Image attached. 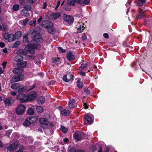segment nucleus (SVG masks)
I'll return each mask as SVG.
<instances>
[{
    "instance_id": "obj_15",
    "label": "nucleus",
    "mask_w": 152,
    "mask_h": 152,
    "mask_svg": "<svg viewBox=\"0 0 152 152\" xmlns=\"http://www.w3.org/2000/svg\"><path fill=\"white\" fill-rule=\"evenodd\" d=\"M53 23L50 20H44L42 22V25L43 27L46 28L47 26L52 25Z\"/></svg>"
},
{
    "instance_id": "obj_22",
    "label": "nucleus",
    "mask_w": 152,
    "mask_h": 152,
    "mask_svg": "<svg viewBox=\"0 0 152 152\" xmlns=\"http://www.w3.org/2000/svg\"><path fill=\"white\" fill-rule=\"evenodd\" d=\"M21 85L19 83H15L12 84L11 88L13 89L18 90L20 87Z\"/></svg>"
},
{
    "instance_id": "obj_62",
    "label": "nucleus",
    "mask_w": 152,
    "mask_h": 152,
    "mask_svg": "<svg viewBox=\"0 0 152 152\" xmlns=\"http://www.w3.org/2000/svg\"><path fill=\"white\" fill-rule=\"evenodd\" d=\"M87 38V37L85 35L83 36L82 37V39L83 40H86Z\"/></svg>"
},
{
    "instance_id": "obj_64",
    "label": "nucleus",
    "mask_w": 152,
    "mask_h": 152,
    "mask_svg": "<svg viewBox=\"0 0 152 152\" xmlns=\"http://www.w3.org/2000/svg\"><path fill=\"white\" fill-rule=\"evenodd\" d=\"M80 73L82 76H84L85 75V73L83 72H80Z\"/></svg>"
},
{
    "instance_id": "obj_5",
    "label": "nucleus",
    "mask_w": 152,
    "mask_h": 152,
    "mask_svg": "<svg viewBox=\"0 0 152 152\" xmlns=\"http://www.w3.org/2000/svg\"><path fill=\"white\" fill-rule=\"evenodd\" d=\"M3 35L4 39L7 40L9 42H12L15 40V35L13 34L3 33Z\"/></svg>"
},
{
    "instance_id": "obj_27",
    "label": "nucleus",
    "mask_w": 152,
    "mask_h": 152,
    "mask_svg": "<svg viewBox=\"0 0 152 152\" xmlns=\"http://www.w3.org/2000/svg\"><path fill=\"white\" fill-rule=\"evenodd\" d=\"M21 32L20 31H18L16 32L15 36V39H19L21 37Z\"/></svg>"
},
{
    "instance_id": "obj_57",
    "label": "nucleus",
    "mask_w": 152,
    "mask_h": 152,
    "mask_svg": "<svg viewBox=\"0 0 152 152\" xmlns=\"http://www.w3.org/2000/svg\"><path fill=\"white\" fill-rule=\"evenodd\" d=\"M10 94L14 96H16V93L15 92H13L12 91H11L10 92Z\"/></svg>"
},
{
    "instance_id": "obj_28",
    "label": "nucleus",
    "mask_w": 152,
    "mask_h": 152,
    "mask_svg": "<svg viewBox=\"0 0 152 152\" xmlns=\"http://www.w3.org/2000/svg\"><path fill=\"white\" fill-rule=\"evenodd\" d=\"M76 0H67V4L71 6H74L75 5Z\"/></svg>"
},
{
    "instance_id": "obj_31",
    "label": "nucleus",
    "mask_w": 152,
    "mask_h": 152,
    "mask_svg": "<svg viewBox=\"0 0 152 152\" xmlns=\"http://www.w3.org/2000/svg\"><path fill=\"white\" fill-rule=\"evenodd\" d=\"M69 111L68 110L64 109L61 111V114L64 116H67L69 115Z\"/></svg>"
},
{
    "instance_id": "obj_20",
    "label": "nucleus",
    "mask_w": 152,
    "mask_h": 152,
    "mask_svg": "<svg viewBox=\"0 0 152 152\" xmlns=\"http://www.w3.org/2000/svg\"><path fill=\"white\" fill-rule=\"evenodd\" d=\"M28 119L29 120V121L31 123H33L36 122L37 121V118L36 116H31L28 117Z\"/></svg>"
},
{
    "instance_id": "obj_51",
    "label": "nucleus",
    "mask_w": 152,
    "mask_h": 152,
    "mask_svg": "<svg viewBox=\"0 0 152 152\" xmlns=\"http://www.w3.org/2000/svg\"><path fill=\"white\" fill-rule=\"evenodd\" d=\"M27 0H20L19 2L20 4H24V2H26Z\"/></svg>"
},
{
    "instance_id": "obj_9",
    "label": "nucleus",
    "mask_w": 152,
    "mask_h": 152,
    "mask_svg": "<svg viewBox=\"0 0 152 152\" xmlns=\"http://www.w3.org/2000/svg\"><path fill=\"white\" fill-rule=\"evenodd\" d=\"M37 95L35 92L32 91L29 93L27 95L28 101H31L34 100Z\"/></svg>"
},
{
    "instance_id": "obj_32",
    "label": "nucleus",
    "mask_w": 152,
    "mask_h": 152,
    "mask_svg": "<svg viewBox=\"0 0 152 152\" xmlns=\"http://www.w3.org/2000/svg\"><path fill=\"white\" fill-rule=\"evenodd\" d=\"M21 5H22L24 9L26 10H30L31 9V6L30 5L27 4L26 3V2H24V4H20Z\"/></svg>"
},
{
    "instance_id": "obj_7",
    "label": "nucleus",
    "mask_w": 152,
    "mask_h": 152,
    "mask_svg": "<svg viewBox=\"0 0 152 152\" xmlns=\"http://www.w3.org/2000/svg\"><path fill=\"white\" fill-rule=\"evenodd\" d=\"M64 19L67 24L68 25H71L74 22L73 17L70 15H64Z\"/></svg>"
},
{
    "instance_id": "obj_16",
    "label": "nucleus",
    "mask_w": 152,
    "mask_h": 152,
    "mask_svg": "<svg viewBox=\"0 0 152 152\" xmlns=\"http://www.w3.org/2000/svg\"><path fill=\"white\" fill-rule=\"evenodd\" d=\"M23 56L20 54H17L13 58L14 61L16 62L20 61H23Z\"/></svg>"
},
{
    "instance_id": "obj_43",
    "label": "nucleus",
    "mask_w": 152,
    "mask_h": 152,
    "mask_svg": "<svg viewBox=\"0 0 152 152\" xmlns=\"http://www.w3.org/2000/svg\"><path fill=\"white\" fill-rule=\"evenodd\" d=\"M3 28L4 32H6L8 30V27L5 25H3Z\"/></svg>"
},
{
    "instance_id": "obj_63",
    "label": "nucleus",
    "mask_w": 152,
    "mask_h": 152,
    "mask_svg": "<svg viewBox=\"0 0 152 152\" xmlns=\"http://www.w3.org/2000/svg\"><path fill=\"white\" fill-rule=\"evenodd\" d=\"M6 64H7V62H4L3 63L2 66H3V67L4 68L5 67Z\"/></svg>"
},
{
    "instance_id": "obj_59",
    "label": "nucleus",
    "mask_w": 152,
    "mask_h": 152,
    "mask_svg": "<svg viewBox=\"0 0 152 152\" xmlns=\"http://www.w3.org/2000/svg\"><path fill=\"white\" fill-rule=\"evenodd\" d=\"M103 36L105 38H108V35L107 33H105L103 34Z\"/></svg>"
},
{
    "instance_id": "obj_21",
    "label": "nucleus",
    "mask_w": 152,
    "mask_h": 152,
    "mask_svg": "<svg viewBox=\"0 0 152 152\" xmlns=\"http://www.w3.org/2000/svg\"><path fill=\"white\" fill-rule=\"evenodd\" d=\"M61 16L60 13L57 12L52 14L51 15V18L53 20H56L60 17Z\"/></svg>"
},
{
    "instance_id": "obj_41",
    "label": "nucleus",
    "mask_w": 152,
    "mask_h": 152,
    "mask_svg": "<svg viewBox=\"0 0 152 152\" xmlns=\"http://www.w3.org/2000/svg\"><path fill=\"white\" fill-rule=\"evenodd\" d=\"M54 123L53 122H50L49 123H48V127L46 129L53 128L54 127Z\"/></svg>"
},
{
    "instance_id": "obj_2",
    "label": "nucleus",
    "mask_w": 152,
    "mask_h": 152,
    "mask_svg": "<svg viewBox=\"0 0 152 152\" xmlns=\"http://www.w3.org/2000/svg\"><path fill=\"white\" fill-rule=\"evenodd\" d=\"M40 47V45L39 44L34 42L28 45L26 47L25 49H20L19 50V52L20 54L25 55L27 54L28 53L34 54L35 53L34 49H39Z\"/></svg>"
},
{
    "instance_id": "obj_30",
    "label": "nucleus",
    "mask_w": 152,
    "mask_h": 152,
    "mask_svg": "<svg viewBox=\"0 0 152 152\" xmlns=\"http://www.w3.org/2000/svg\"><path fill=\"white\" fill-rule=\"evenodd\" d=\"M53 62L56 64H58L61 63V59L58 58H52Z\"/></svg>"
},
{
    "instance_id": "obj_52",
    "label": "nucleus",
    "mask_w": 152,
    "mask_h": 152,
    "mask_svg": "<svg viewBox=\"0 0 152 152\" xmlns=\"http://www.w3.org/2000/svg\"><path fill=\"white\" fill-rule=\"evenodd\" d=\"M64 9L66 11H70L71 10V8L67 6H66L64 7Z\"/></svg>"
},
{
    "instance_id": "obj_10",
    "label": "nucleus",
    "mask_w": 152,
    "mask_h": 152,
    "mask_svg": "<svg viewBox=\"0 0 152 152\" xmlns=\"http://www.w3.org/2000/svg\"><path fill=\"white\" fill-rule=\"evenodd\" d=\"M84 136L83 133L79 132L75 133L74 135V137L76 140L80 141L83 138Z\"/></svg>"
},
{
    "instance_id": "obj_45",
    "label": "nucleus",
    "mask_w": 152,
    "mask_h": 152,
    "mask_svg": "<svg viewBox=\"0 0 152 152\" xmlns=\"http://www.w3.org/2000/svg\"><path fill=\"white\" fill-rule=\"evenodd\" d=\"M90 2L89 0H83V5L88 4Z\"/></svg>"
},
{
    "instance_id": "obj_50",
    "label": "nucleus",
    "mask_w": 152,
    "mask_h": 152,
    "mask_svg": "<svg viewBox=\"0 0 152 152\" xmlns=\"http://www.w3.org/2000/svg\"><path fill=\"white\" fill-rule=\"evenodd\" d=\"M28 21V19L27 18H26L25 20H23V24L24 25L26 24Z\"/></svg>"
},
{
    "instance_id": "obj_3",
    "label": "nucleus",
    "mask_w": 152,
    "mask_h": 152,
    "mask_svg": "<svg viewBox=\"0 0 152 152\" xmlns=\"http://www.w3.org/2000/svg\"><path fill=\"white\" fill-rule=\"evenodd\" d=\"M25 106L23 104H20L16 107L15 112L18 115H22L25 112Z\"/></svg>"
},
{
    "instance_id": "obj_6",
    "label": "nucleus",
    "mask_w": 152,
    "mask_h": 152,
    "mask_svg": "<svg viewBox=\"0 0 152 152\" xmlns=\"http://www.w3.org/2000/svg\"><path fill=\"white\" fill-rule=\"evenodd\" d=\"M24 76L22 74H19V75L13 77L10 80V83H12L22 80L24 79Z\"/></svg>"
},
{
    "instance_id": "obj_13",
    "label": "nucleus",
    "mask_w": 152,
    "mask_h": 152,
    "mask_svg": "<svg viewBox=\"0 0 152 152\" xmlns=\"http://www.w3.org/2000/svg\"><path fill=\"white\" fill-rule=\"evenodd\" d=\"M73 75H64L63 77V80L66 82H70L72 80L73 78Z\"/></svg>"
},
{
    "instance_id": "obj_1",
    "label": "nucleus",
    "mask_w": 152,
    "mask_h": 152,
    "mask_svg": "<svg viewBox=\"0 0 152 152\" xmlns=\"http://www.w3.org/2000/svg\"><path fill=\"white\" fill-rule=\"evenodd\" d=\"M30 34L31 37L33 39L32 42H36L37 43H41L43 42V39L40 37V35L38 31L32 30H30L28 33L26 34H24L23 37V41L24 42L27 43L28 40V35Z\"/></svg>"
},
{
    "instance_id": "obj_54",
    "label": "nucleus",
    "mask_w": 152,
    "mask_h": 152,
    "mask_svg": "<svg viewBox=\"0 0 152 152\" xmlns=\"http://www.w3.org/2000/svg\"><path fill=\"white\" fill-rule=\"evenodd\" d=\"M84 91L88 94H89V91L87 88H85Z\"/></svg>"
},
{
    "instance_id": "obj_33",
    "label": "nucleus",
    "mask_w": 152,
    "mask_h": 152,
    "mask_svg": "<svg viewBox=\"0 0 152 152\" xmlns=\"http://www.w3.org/2000/svg\"><path fill=\"white\" fill-rule=\"evenodd\" d=\"M77 86L79 88H81L83 86V83L80 81V79H78L77 81Z\"/></svg>"
},
{
    "instance_id": "obj_19",
    "label": "nucleus",
    "mask_w": 152,
    "mask_h": 152,
    "mask_svg": "<svg viewBox=\"0 0 152 152\" xmlns=\"http://www.w3.org/2000/svg\"><path fill=\"white\" fill-rule=\"evenodd\" d=\"M53 26V24L52 25L47 26L46 27V28L48 29L50 33L54 34L55 33V30Z\"/></svg>"
},
{
    "instance_id": "obj_46",
    "label": "nucleus",
    "mask_w": 152,
    "mask_h": 152,
    "mask_svg": "<svg viewBox=\"0 0 152 152\" xmlns=\"http://www.w3.org/2000/svg\"><path fill=\"white\" fill-rule=\"evenodd\" d=\"M61 130L64 133H66L67 131V129L64 126H62L61 128Z\"/></svg>"
},
{
    "instance_id": "obj_44",
    "label": "nucleus",
    "mask_w": 152,
    "mask_h": 152,
    "mask_svg": "<svg viewBox=\"0 0 152 152\" xmlns=\"http://www.w3.org/2000/svg\"><path fill=\"white\" fill-rule=\"evenodd\" d=\"M20 42L18 41H17L14 43L13 46L14 48L20 45Z\"/></svg>"
},
{
    "instance_id": "obj_8",
    "label": "nucleus",
    "mask_w": 152,
    "mask_h": 152,
    "mask_svg": "<svg viewBox=\"0 0 152 152\" xmlns=\"http://www.w3.org/2000/svg\"><path fill=\"white\" fill-rule=\"evenodd\" d=\"M17 98L21 103L28 102L27 95L20 94L17 96Z\"/></svg>"
},
{
    "instance_id": "obj_55",
    "label": "nucleus",
    "mask_w": 152,
    "mask_h": 152,
    "mask_svg": "<svg viewBox=\"0 0 152 152\" xmlns=\"http://www.w3.org/2000/svg\"><path fill=\"white\" fill-rule=\"evenodd\" d=\"M47 6V3L46 2H44L43 3V5L42 7V8L43 9H46Z\"/></svg>"
},
{
    "instance_id": "obj_26",
    "label": "nucleus",
    "mask_w": 152,
    "mask_h": 152,
    "mask_svg": "<svg viewBox=\"0 0 152 152\" xmlns=\"http://www.w3.org/2000/svg\"><path fill=\"white\" fill-rule=\"evenodd\" d=\"M33 108L34 109H36L37 111L39 113H41L43 111V108L42 107L40 106H34L33 107Z\"/></svg>"
},
{
    "instance_id": "obj_11",
    "label": "nucleus",
    "mask_w": 152,
    "mask_h": 152,
    "mask_svg": "<svg viewBox=\"0 0 152 152\" xmlns=\"http://www.w3.org/2000/svg\"><path fill=\"white\" fill-rule=\"evenodd\" d=\"M77 26V32L78 33H81L85 28V26L84 24L82 22H78Z\"/></svg>"
},
{
    "instance_id": "obj_58",
    "label": "nucleus",
    "mask_w": 152,
    "mask_h": 152,
    "mask_svg": "<svg viewBox=\"0 0 152 152\" xmlns=\"http://www.w3.org/2000/svg\"><path fill=\"white\" fill-rule=\"evenodd\" d=\"M42 19V16H41L37 20V22L39 23H40V22L41 21Z\"/></svg>"
},
{
    "instance_id": "obj_12",
    "label": "nucleus",
    "mask_w": 152,
    "mask_h": 152,
    "mask_svg": "<svg viewBox=\"0 0 152 152\" xmlns=\"http://www.w3.org/2000/svg\"><path fill=\"white\" fill-rule=\"evenodd\" d=\"M39 121L42 124V127L45 129H46L48 127V121L45 118H41L39 119Z\"/></svg>"
},
{
    "instance_id": "obj_42",
    "label": "nucleus",
    "mask_w": 152,
    "mask_h": 152,
    "mask_svg": "<svg viewBox=\"0 0 152 152\" xmlns=\"http://www.w3.org/2000/svg\"><path fill=\"white\" fill-rule=\"evenodd\" d=\"M27 62L26 61H23L20 63V66L21 67L24 68L26 66Z\"/></svg>"
},
{
    "instance_id": "obj_53",
    "label": "nucleus",
    "mask_w": 152,
    "mask_h": 152,
    "mask_svg": "<svg viewBox=\"0 0 152 152\" xmlns=\"http://www.w3.org/2000/svg\"><path fill=\"white\" fill-rule=\"evenodd\" d=\"M70 152H76V150L75 148H72L70 150Z\"/></svg>"
},
{
    "instance_id": "obj_60",
    "label": "nucleus",
    "mask_w": 152,
    "mask_h": 152,
    "mask_svg": "<svg viewBox=\"0 0 152 152\" xmlns=\"http://www.w3.org/2000/svg\"><path fill=\"white\" fill-rule=\"evenodd\" d=\"M3 52L4 53H7L8 52L6 48H5L3 49Z\"/></svg>"
},
{
    "instance_id": "obj_47",
    "label": "nucleus",
    "mask_w": 152,
    "mask_h": 152,
    "mask_svg": "<svg viewBox=\"0 0 152 152\" xmlns=\"http://www.w3.org/2000/svg\"><path fill=\"white\" fill-rule=\"evenodd\" d=\"M36 21L35 20L32 21L31 20L30 21L29 23V25H32L33 24H34V26L35 27V23H36Z\"/></svg>"
},
{
    "instance_id": "obj_18",
    "label": "nucleus",
    "mask_w": 152,
    "mask_h": 152,
    "mask_svg": "<svg viewBox=\"0 0 152 152\" xmlns=\"http://www.w3.org/2000/svg\"><path fill=\"white\" fill-rule=\"evenodd\" d=\"M23 71V69L16 68L13 69V72L14 73L19 75V74H21Z\"/></svg>"
},
{
    "instance_id": "obj_38",
    "label": "nucleus",
    "mask_w": 152,
    "mask_h": 152,
    "mask_svg": "<svg viewBox=\"0 0 152 152\" xmlns=\"http://www.w3.org/2000/svg\"><path fill=\"white\" fill-rule=\"evenodd\" d=\"M144 16V12L141 10H140L139 12V13L138 16V18H142Z\"/></svg>"
},
{
    "instance_id": "obj_48",
    "label": "nucleus",
    "mask_w": 152,
    "mask_h": 152,
    "mask_svg": "<svg viewBox=\"0 0 152 152\" xmlns=\"http://www.w3.org/2000/svg\"><path fill=\"white\" fill-rule=\"evenodd\" d=\"M59 51L62 53H64L65 52V50L63 49V48L61 47H58V48Z\"/></svg>"
},
{
    "instance_id": "obj_34",
    "label": "nucleus",
    "mask_w": 152,
    "mask_h": 152,
    "mask_svg": "<svg viewBox=\"0 0 152 152\" xmlns=\"http://www.w3.org/2000/svg\"><path fill=\"white\" fill-rule=\"evenodd\" d=\"M27 113L28 115H31L34 114V111L32 108H29L28 109Z\"/></svg>"
},
{
    "instance_id": "obj_40",
    "label": "nucleus",
    "mask_w": 152,
    "mask_h": 152,
    "mask_svg": "<svg viewBox=\"0 0 152 152\" xmlns=\"http://www.w3.org/2000/svg\"><path fill=\"white\" fill-rule=\"evenodd\" d=\"M145 0H139L137 2V5L139 6H141L142 4L145 3Z\"/></svg>"
},
{
    "instance_id": "obj_24",
    "label": "nucleus",
    "mask_w": 152,
    "mask_h": 152,
    "mask_svg": "<svg viewBox=\"0 0 152 152\" xmlns=\"http://www.w3.org/2000/svg\"><path fill=\"white\" fill-rule=\"evenodd\" d=\"M75 102V100L74 99H72L69 101L68 103V105L70 108H73L75 107V105L73 104Z\"/></svg>"
},
{
    "instance_id": "obj_61",
    "label": "nucleus",
    "mask_w": 152,
    "mask_h": 152,
    "mask_svg": "<svg viewBox=\"0 0 152 152\" xmlns=\"http://www.w3.org/2000/svg\"><path fill=\"white\" fill-rule=\"evenodd\" d=\"M83 106H84V108L86 109H87L88 108V106L87 104L85 103H83Z\"/></svg>"
},
{
    "instance_id": "obj_39",
    "label": "nucleus",
    "mask_w": 152,
    "mask_h": 152,
    "mask_svg": "<svg viewBox=\"0 0 152 152\" xmlns=\"http://www.w3.org/2000/svg\"><path fill=\"white\" fill-rule=\"evenodd\" d=\"M29 120L28 119L26 120L23 123V125L25 126H29L31 123L29 121Z\"/></svg>"
},
{
    "instance_id": "obj_29",
    "label": "nucleus",
    "mask_w": 152,
    "mask_h": 152,
    "mask_svg": "<svg viewBox=\"0 0 152 152\" xmlns=\"http://www.w3.org/2000/svg\"><path fill=\"white\" fill-rule=\"evenodd\" d=\"M85 120L89 123H91L92 122L91 117L90 115H86L85 116Z\"/></svg>"
},
{
    "instance_id": "obj_14",
    "label": "nucleus",
    "mask_w": 152,
    "mask_h": 152,
    "mask_svg": "<svg viewBox=\"0 0 152 152\" xmlns=\"http://www.w3.org/2000/svg\"><path fill=\"white\" fill-rule=\"evenodd\" d=\"M4 102L6 106H9L14 103V100L11 98H8L5 99Z\"/></svg>"
},
{
    "instance_id": "obj_23",
    "label": "nucleus",
    "mask_w": 152,
    "mask_h": 152,
    "mask_svg": "<svg viewBox=\"0 0 152 152\" xmlns=\"http://www.w3.org/2000/svg\"><path fill=\"white\" fill-rule=\"evenodd\" d=\"M45 101V99L44 96H40L38 99L37 102L39 104H43Z\"/></svg>"
},
{
    "instance_id": "obj_56",
    "label": "nucleus",
    "mask_w": 152,
    "mask_h": 152,
    "mask_svg": "<svg viewBox=\"0 0 152 152\" xmlns=\"http://www.w3.org/2000/svg\"><path fill=\"white\" fill-rule=\"evenodd\" d=\"M5 45L4 43L3 42H1L0 43V46L1 48H3Z\"/></svg>"
},
{
    "instance_id": "obj_4",
    "label": "nucleus",
    "mask_w": 152,
    "mask_h": 152,
    "mask_svg": "<svg viewBox=\"0 0 152 152\" xmlns=\"http://www.w3.org/2000/svg\"><path fill=\"white\" fill-rule=\"evenodd\" d=\"M9 151H11L13 150L17 149H22L23 148V147L20 144L12 143L10 144L8 147Z\"/></svg>"
},
{
    "instance_id": "obj_49",
    "label": "nucleus",
    "mask_w": 152,
    "mask_h": 152,
    "mask_svg": "<svg viewBox=\"0 0 152 152\" xmlns=\"http://www.w3.org/2000/svg\"><path fill=\"white\" fill-rule=\"evenodd\" d=\"M76 2L82 5H83V0H76Z\"/></svg>"
},
{
    "instance_id": "obj_17",
    "label": "nucleus",
    "mask_w": 152,
    "mask_h": 152,
    "mask_svg": "<svg viewBox=\"0 0 152 152\" xmlns=\"http://www.w3.org/2000/svg\"><path fill=\"white\" fill-rule=\"evenodd\" d=\"M75 58L74 55L70 51H69L67 55V59L69 61H71L74 59Z\"/></svg>"
},
{
    "instance_id": "obj_25",
    "label": "nucleus",
    "mask_w": 152,
    "mask_h": 152,
    "mask_svg": "<svg viewBox=\"0 0 152 152\" xmlns=\"http://www.w3.org/2000/svg\"><path fill=\"white\" fill-rule=\"evenodd\" d=\"M21 14L22 15L25 17H27L29 15L28 13V11L26 9H23L21 12Z\"/></svg>"
},
{
    "instance_id": "obj_36",
    "label": "nucleus",
    "mask_w": 152,
    "mask_h": 152,
    "mask_svg": "<svg viewBox=\"0 0 152 152\" xmlns=\"http://www.w3.org/2000/svg\"><path fill=\"white\" fill-rule=\"evenodd\" d=\"M87 66V64H82L81 66L79 68V70L80 71H82Z\"/></svg>"
},
{
    "instance_id": "obj_37",
    "label": "nucleus",
    "mask_w": 152,
    "mask_h": 152,
    "mask_svg": "<svg viewBox=\"0 0 152 152\" xmlns=\"http://www.w3.org/2000/svg\"><path fill=\"white\" fill-rule=\"evenodd\" d=\"M26 90V87H20L18 90L17 91L18 92H21L25 91Z\"/></svg>"
},
{
    "instance_id": "obj_35",
    "label": "nucleus",
    "mask_w": 152,
    "mask_h": 152,
    "mask_svg": "<svg viewBox=\"0 0 152 152\" xmlns=\"http://www.w3.org/2000/svg\"><path fill=\"white\" fill-rule=\"evenodd\" d=\"M20 6L18 4L14 5L12 7V10L14 11H16L19 9Z\"/></svg>"
}]
</instances>
